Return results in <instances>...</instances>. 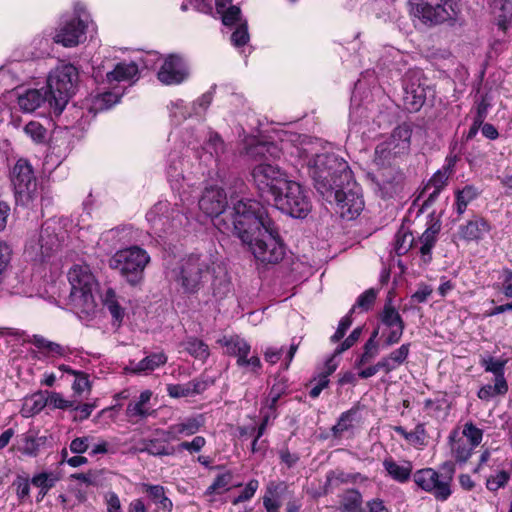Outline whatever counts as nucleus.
I'll use <instances>...</instances> for the list:
<instances>
[{
    "mask_svg": "<svg viewBox=\"0 0 512 512\" xmlns=\"http://www.w3.org/2000/svg\"><path fill=\"white\" fill-rule=\"evenodd\" d=\"M234 235L248 244L257 261L277 264L285 255V247L266 209L256 200L240 199L229 213Z\"/></svg>",
    "mask_w": 512,
    "mask_h": 512,
    "instance_id": "nucleus-1",
    "label": "nucleus"
},
{
    "mask_svg": "<svg viewBox=\"0 0 512 512\" xmlns=\"http://www.w3.org/2000/svg\"><path fill=\"white\" fill-rule=\"evenodd\" d=\"M247 154L259 162L251 172L256 188L263 197L273 198L288 181L286 173L272 163L280 158L281 149L272 142H259L251 145Z\"/></svg>",
    "mask_w": 512,
    "mask_h": 512,
    "instance_id": "nucleus-2",
    "label": "nucleus"
},
{
    "mask_svg": "<svg viewBox=\"0 0 512 512\" xmlns=\"http://www.w3.org/2000/svg\"><path fill=\"white\" fill-rule=\"evenodd\" d=\"M308 173L315 189L321 195H331L332 189L350 182L351 173L348 163L334 152L317 153L306 161Z\"/></svg>",
    "mask_w": 512,
    "mask_h": 512,
    "instance_id": "nucleus-3",
    "label": "nucleus"
},
{
    "mask_svg": "<svg viewBox=\"0 0 512 512\" xmlns=\"http://www.w3.org/2000/svg\"><path fill=\"white\" fill-rule=\"evenodd\" d=\"M79 73L72 64L57 66L48 76L47 91L50 95V107L60 114L69 99L75 94Z\"/></svg>",
    "mask_w": 512,
    "mask_h": 512,
    "instance_id": "nucleus-4",
    "label": "nucleus"
},
{
    "mask_svg": "<svg viewBox=\"0 0 512 512\" xmlns=\"http://www.w3.org/2000/svg\"><path fill=\"white\" fill-rule=\"evenodd\" d=\"M216 274L215 258L209 253H192L182 260L176 281L185 293H196L203 285L204 279Z\"/></svg>",
    "mask_w": 512,
    "mask_h": 512,
    "instance_id": "nucleus-5",
    "label": "nucleus"
},
{
    "mask_svg": "<svg viewBox=\"0 0 512 512\" xmlns=\"http://www.w3.org/2000/svg\"><path fill=\"white\" fill-rule=\"evenodd\" d=\"M71 285L70 301L80 313L89 315L94 312L96 303L93 291L97 286L94 275L88 265H74L68 272Z\"/></svg>",
    "mask_w": 512,
    "mask_h": 512,
    "instance_id": "nucleus-6",
    "label": "nucleus"
},
{
    "mask_svg": "<svg viewBox=\"0 0 512 512\" xmlns=\"http://www.w3.org/2000/svg\"><path fill=\"white\" fill-rule=\"evenodd\" d=\"M150 262V256L146 250L139 246H131L118 250L110 259L109 267L132 286H136L143 280L146 266Z\"/></svg>",
    "mask_w": 512,
    "mask_h": 512,
    "instance_id": "nucleus-7",
    "label": "nucleus"
},
{
    "mask_svg": "<svg viewBox=\"0 0 512 512\" xmlns=\"http://www.w3.org/2000/svg\"><path fill=\"white\" fill-rule=\"evenodd\" d=\"M439 473L433 468H423L413 473V481L423 491L432 494L439 501H446L452 494L451 482L455 473L452 462H445Z\"/></svg>",
    "mask_w": 512,
    "mask_h": 512,
    "instance_id": "nucleus-8",
    "label": "nucleus"
},
{
    "mask_svg": "<svg viewBox=\"0 0 512 512\" xmlns=\"http://www.w3.org/2000/svg\"><path fill=\"white\" fill-rule=\"evenodd\" d=\"M146 219L158 236L176 232L189 223L188 216L179 210L177 204L172 205L168 201L157 202L147 212Z\"/></svg>",
    "mask_w": 512,
    "mask_h": 512,
    "instance_id": "nucleus-9",
    "label": "nucleus"
},
{
    "mask_svg": "<svg viewBox=\"0 0 512 512\" xmlns=\"http://www.w3.org/2000/svg\"><path fill=\"white\" fill-rule=\"evenodd\" d=\"M272 199L275 207L294 218H305L312 204L308 191L299 183L288 180Z\"/></svg>",
    "mask_w": 512,
    "mask_h": 512,
    "instance_id": "nucleus-10",
    "label": "nucleus"
},
{
    "mask_svg": "<svg viewBox=\"0 0 512 512\" xmlns=\"http://www.w3.org/2000/svg\"><path fill=\"white\" fill-rule=\"evenodd\" d=\"M60 225L53 221H46L39 234L31 238L26 245L25 254L27 257L36 262H43L51 257L60 247Z\"/></svg>",
    "mask_w": 512,
    "mask_h": 512,
    "instance_id": "nucleus-11",
    "label": "nucleus"
},
{
    "mask_svg": "<svg viewBox=\"0 0 512 512\" xmlns=\"http://www.w3.org/2000/svg\"><path fill=\"white\" fill-rule=\"evenodd\" d=\"M16 205L27 207L37 197V181L31 164L19 159L11 173Z\"/></svg>",
    "mask_w": 512,
    "mask_h": 512,
    "instance_id": "nucleus-12",
    "label": "nucleus"
},
{
    "mask_svg": "<svg viewBox=\"0 0 512 512\" xmlns=\"http://www.w3.org/2000/svg\"><path fill=\"white\" fill-rule=\"evenodd\" d=\"M322 196L328 202H334L337 205L338 211L343 218L353 219L364 208L361 188L353 181L352 175L350 182L344 183L342 187L332 189L331 195Z\"/></svg>",
    "mask_w": 512,
    "mask_h": 512,
    "instance_id": "nucleus-13",
    "label": "nucleus"
},
{
    "mask_svg": "<svg viewBox=\"0 0 512 512\" xmlns=\"http://www.w3.org/2000/svg\"><path fill=\"white\" fill-rule=\"evenodd\" d=\"M413 14L425 24L436 25L455 17L453 0H412Z\"/></svg>",
    "mask_w": 512,
    "mask_h": 512,
    "instance_id": "nucleus-14",
    "label": "nucleus"
},
{
    "mask_svg": "<svg viewBox=\"0 0 512 512\" xmlns=\"http://www.w3.org/2000/svg\"><path fill=\"white\" fill-rule=\"evenodd\" d=\"M403 90L404 108L409 112H418L424 105L430 88L420 71H410L405 75Z\"/></svg>",
    "mask_w": 512,
    "mask_h": 512,
    "instance_id": "nucleus-15",
    "label": "nucleus"
},
{
    "mask_svg": "<svg viewBox=\"0 0 512 512\" xmlns=\"http://www.w3.org/2000/svg\"><path fill=\"white\" fill-rule=\"evenodd\" d=\"M76 13V17L60 24L53 37L56 43L74 47L85 39L88 16L80 9H76Z\"/></svg>",
    "mask_w": 512,
    "mask_h": 512,
    "instance_id": "nucleus-16",
    "label": "nucleus"
},
{
    "mask_svg": "<svg viewBox=\"0 0 512 512\" xmlns=\"http://www.w3.org/2000/svg\"><path fill=\"white\" fill-rule=\"evenodd\" d=\"M190 75L187 61L179 54H169L157 72V79L164 85H179Z\"/></svg>",
    "mask_w": 512,
    "mask_h": 512,
    "instance_id": "nucleus-17",
    "label": "nucleus"
},
{
    "mask_svg": "<svg viewBox=\"0 0 512 512\" xmlns=\"http://www.w3.org/2000/svg\"><path fill=\"white\" fill-rule=\"evenodd\" d=\"M218 343L226 348V354L237 357L239 367H247L254 373H258L261 369L262 365L258 356L254 355L248 358L251 347L243 338L237 335L223 337L218 340Z\"/></svg>",
    "mask_w": 512,
    "mask_h": 512,
    "instance_id": "nucleus-18",
    "label": "nucleus"
},
{
    "mask_svg": "<svg viewBox=\"0 0 512 512\" xmlns=\"http://www.w3.org/2000/svg\"><path fill=\"white\" fill-rule=\"evenodd\" d=\"M371 180L374 192L383 199L393 198L403 189V173L393 167L380 171Z\"/></svg>",
    "mask_w": 512,
    "mask_h": 512,
    "instance_id": "nucleus-19",
    "label": "nucleus"
},
{
    "mask_svg": "<svg viewBox=\"0 0 512 512\" xmlns=\"http://www.w3.org/2000/svg\"><path fill=\"white\" fill-rule=\"evenodd\" d=\"M200 210L210 217H219L225 213L227 205L226 194L221 188H206L199 199Z\"/></svg>",
    "mask_w": 512,
    "mask_h": 512,
    "instance_id": "nucleus-20",
    "label": "nucleus"
},
{
    "mask_svg": "<svg viewBox=\"0 0 512 512\" xmlns=\"http://www.w3.org/2000/svg\"><path fill=\"white\" fill-rule=\"evenodd\" d=\"M453 166L454 162L450 160L447 165L443 166L442 169H439L431 177L422 192L423 195H427V198L423 203L424 206L432 204L437 199L441 190L447 185V181L453 173Z\"/></svg>",
    "mask_w": 512,
    "mask_h": 512,
    "instance_id": "nucleus-21",
    "label": "nucleus"
},
{
    "mask_svg": "<svg viewBox=\"0 0 512 512\" xmlns=\"http://www.w3.org/2000/svg\"><path fill=\"white\" fill-rule=\"evenodd\" d=\"M151 397L152 392L145 390L140 393L137 399L129 402L125 410L128 422L133 424L138 423L154 413V410H152L150 406Z\"/></svg>",
    "mask_w": 512,
    "mask_h": 512,
    "instance_id": "nucleus-22",
    "label": "nucleus"
},
{
    "mask_svg": "<svg viewBox=\"0 0 512 512\" xmlns=\"http://www.w3.org/2000/svg\"><path fill=\"white\" fill-rule=\"evenodd\" d=\"M205 423L202 414L188 417L182 422L170 425L162 434L168 439L178 440L181 436H191L196 434Z\"/></svg>",
    "mask_w": 512,
    "mask_h": 512,
    "instance_id": "nucleus-23",
    "label": "nucleus"
},
{
    "mask_svg": "<svg viewBox=\"0 0 512 512\" xmlns=\"http://www.w3.org/2000/svg\"><path fill=\"white\" fill-rule=\"evenodd\" d=\"M46 102L50 105V95L45 88L26 89L23 92H19L17 96V103L20 109L27 113L34 112Z\"/></svg>",
    "mask_w": 512,
    "mask_h": 512,
    "instance_id": "nucleus-24",
    "label": "nucleus"
},
{
    "mask_svg": "<svg viewBox=\"0 0 512 512\" xmlns=\"http://www.w3.org/2000/svg\"><path fill=\"white\" fill-rule=\"evenodd\" d=\"M411 135V127L407 124H402L397 126L385 141L396 153L403 155L408 153L410 149Z\"/></svg>",
    "mask_w": 512,
    "mask_h": 512,
    "instance_id": "nucleus-25",
    "label": "nucleus"
},
{
    "mask_svg": "<svg viewBox=\"0 0 512 512\" xmlns=\"http://www.w3.org/2000/svg\"><path fill=\"white\" fill-rule=\"evenodd\" d=\"M489 230V223L484 218L475 216L466 224L459 227V235L464 240L474 241L483 238Z\"/></svg>",
    "mask_w": 512,
    "mask_h": 512,
    "instance_id": "nucleus-26",
    "label": "nucleus"
},
{
    "mask_svg": "<svg viewBox=\"0 0 512 512\" xmlns=\"http://www.w3.org/2000/svg\"><path fill=\"white\" fill-rule=\"evenodd\" d=\"M207 388V383L203 380L193 379L184 384H168L167 393L172 398L190 397L201 394Z\"/></svg>",
    "mask_w": 512,
    "mask_h": 512,
    "instance_id": "nucleus-27",
    "label": "nucleus"
},
{
    "mask_svg": "<svg viewBox=\"0 0 512 512\" xmlns=\"http://www.w3.org/2000/svg\"><path fill=\"white\" fill-rule=\"evenodd\" d=\"M441 230V224L438 221L431 223V225L422 233L419 238L421 244L419 251L422 261L427 264L431 261V251L437 242V236Z\"/></svg>",
    "mask_w": 512,
    "mask_h": 512,
    "instance_id": "nucleus-28",
    "label": "nucleus"
},
{
    "mask_svg": "<svg viewBox=\"0 0 512 512\" xmlns=\"http://www.w3.org/2000/svg\"><path fill=\"white\" fill-rule=\"evenodd\" d=\"M382 464L387 474L398 483H406L411 478L413 466L410 461L399 464L392 457H387Z\"/></svg>",
    "mask_w": 512,
    "mask_h": 512,
    "instance_id": "nucleus-29",
    "label": "nucleus"
},
{
    "mask_svg": "<svg viewBox=\"0 0 512 512\" xmlns=\"http://www.w3.org/2000/svg\"><path fill=\"white\" fill-rule=\"evenodd\" d=\"M47 441V436H38L37 432L29 430L22 435L20 451L25 455L36 457L40 450L46 446Z\"/></svg>",
    "mask_w": 512,
    "mask_h": 512,
    "instance_id": "nucleus-30",
    "label": "nucleus"
},
{
    "mask_svg": "<svg viewBox=\"0 0 512 512\" xmlns=\"http://www.w3.org/2000/svg\"><path fill=\"white\" fill-rule=\"evenodd\" d=\"M167 362V357L163 352L152 353L139 362H130L128 369L133 373H142L153 371Z\"/></svg>",
    "mask_w": 512,
    "mask_h": 512,
    "instance_id": "nucleus-31",
    "label": "nucleus"
},
{
    "mask_svg": "<svg viewBox=\"0 0 512 512\" xmlns=\"http://www.w3.org/2000/svg\"><path fill=\"white\" fill-rule=\"evenodd\" d=\"M492 11L497 21V26L505 32L512 19V0H494Z\"/></svg>",
    "mask_w": 512,
    "mask_h": 512,
    "instance_id": "nucleus-32",
    "label": "nucleus"
},
{
    "mask_svg": "<svg viewBox=\"0 0 512 512\" xmlns=\"http://www.w3.org/2000/svg\"><path fill=\"white\" fill-rule=\"evenodd\" d=\"M137 74L138 66L134 62H121L112 71L107 72L106 77L109 83H113L133 79Z\"/></svg>",
    "mask_w": 512,
    "mask_h": 512,
    "instance_id": "nucleus-33",
    "label": "nucleus"
},
{
    "mask_svg": "<svg viewBox=\"0 0 512 512\" xmlns=\"http://www.w3.org/2000/svg\"><path fill=\"white\" fill-rule=\"evenodd\" d=\"M31 343L40 350H43L49 356L65 357L71 353L69 347L62 346L56 342H52L40 335H34Z\"/></svg>",
    "mask_w": 512,
    "mask_h": 512,
    "instance_id": "nucleus-34",
    "label": "nucleus"
},
{
    "mask_svg": "<svg viewBox=\"0 0 512 512\" xmlns=\"http://www.w3.org/2000/svg\"><path fill=\"white\" fill-rule=\"evenodd\" d=\"M57 481L58 477L52 472H41L32 477L31 484L40 489L37 495V502H41L43 500L48 491L55 486Z\"/></svg>",
    "mask_w": 512,
    "mask_h": 512,
    "instance_id": "nucleus-35",
    "label": "nucleus"
},
{
    "mask_svg": "<svg viewBox=\"0 0 512 512\" xmlns=\"http://www.w3.org/2000/svg\"><path fill=\"white\" fill-rule=\"evenodd\" d=\"M505 360H497L493 357L485 358L481 361V365L484 367L486 372L494 374L496 382V388L501 391V388L508 384L504 377Z\"/></svg>",
    "mask_w": 512,
    "mask_h": 512,
    "instance_id": "nucleus-36",
    "label": "nucleus"
},
{
    "mask_svg": "<svg viewBox=\"0 0 512 512\" xmlns=\"http://www.w3.org/2000/svg\"><path fill=\"white\" fill-rule=\"evenodd\" d=\"M358 414L357 408H351L348 411L343 412L337 423L331 428L332 435L336 438H340L342 434L353 428V422Z\"/></svg>",
    "mask_w": 512,
    "mask_h": 512,
    "instance_id": "nucleus-37",
    "label": "nucleus"
},
{
    "mask_svg": "<svg viewBox=\"0 0 512 512\" xmlns=\"http://www.w3.org/2000/svg\"><path fill=\"white\" fill-rule=\"evenodd\" d=\"M103 305L109 310L116 321H122L124 310L118 302L117 295L112 288H107L101 295Z\"/></svg>",
    "mask_w": 512,
    "mask_h": 512,
    "instance_id": "nucleus-38",
    "label": "nucleus"
},
{
    "mask_svg": "<svg viewBox=\"0 0 512 512\" xmlns=\"http://www.w3.org/2000/svg\"><path fill=\"white\" fill-rule=\"evenodd\" d=\"M400 155L401 154L396 153L386 141H383L376 146L373 161L376 165L385 167L390 165L391 162Z\"/></svg>",
    "mask_w": 512,
    "mask_h": 512,
    "instance_id": "nucleus-39",
    "label": "nucleus"
},
{
    "mask_svg": "<svg viewBox=\"0 0 512 512\" xmlns=\"http://www.w3.org/2000/svg\"><path fill=\"white\" fill-rule=\"evenodd\" d=\"M415 238L413 234L401 227L395 235L394 251L397 255H405L413 246Z\"/></svg>",
    "mask_w": 512,
    "mask_h": 512,
    "instance_id": "nucleus-40",
    "label": "nucleus"
},
{
    "mask_svg": "<svg viewBox=\"0 0 512 512\" xmlns=\"http://www.w3.org/2000/svg\"><path fill=\"white\" fill-rule=\"evenodd\" d=\"M479 195L478 190L471 185L465 186L462 190L456 192V211L459 215H462L468 204L477 198Z\"/></svg>",
    "mask_w": 512,
    "mask_h": 512,
    "instance_id": "nucleus-41",
    "label": "nucleus"
},
{
    "mask_svg": "<svg viewBox=\"0 0 512 512\" xmlns=\"http://www.w3.org/2000/svg\"><path fill=\"white\" fill-rule=\"evenodd\" d=\"M214 275L212 280L213 295L218 298H223L230 291V280L226 271L218 266V272Z\"/></svg>",
    "mask_w": 512,
    "mask_h": 512,
    "instance_id": "nucleus-42",
    "label": "nucleus"
},
{
    "mask_svg": "<svg viewBox=\"0 0 512 512\" xmlns=\"http://www.w3.org/2000/svg\"><path fill=\"white\" fill-rule=\"evenodd\" d=\"M361 505L362 495L358 490L351 489L344 494L341 503L344 512H365Z\"/></svg>",
    "mask_w": 512,
    "mask_h": 512,
    "instance_id": "nucleus-43",
    "label": "nucleus"
},
{
    "mask_svg": "<svg viewBox=\"0 0 512 512\" xmlns=\"http://www.w3.org/2000/svg\"><path fill=\"white\" fill-rule=\"evenodd\" d=\"M184 349L193 357L205 360L209 356V348L202 340L191 337L183 343Z\"/></svg>",
    "mask_w": 512,
    "mask_h": 512,
    "instance_id": "nucleus-44",
    "label": "nucleus"
},
{
    "mask_svg": "<svg viewBox=\"0 0 512 512\" xmlns=\"http://www.w3.org/2000/svg\"><path fill=\"white\" fill-rule=\"evenodd\" d=\"M204 149L215 158V162H218L220 157L225 153L226 146L218 133L211 132L208 140L205 142Z\"/></svg>",
    "mask_w": 512,
    "mask_h": 512,
    "instance_id": "nucleus-45",
    "label": "nucleus"
},
{
    "mask_svg": "<svg viewBox=\"0 0 512 512\" xmlns=\"http://www.w3.org/2000/svg\"><path fill=\"white\" fill-rule=\"evenodd\" d=\"M380 318L381 322L389 328L405 325L399 312L392 306L391 300L385 304Z\"/></svg>",
    "mask_w": 512,
    "mask_h": 512,
    "instance_id": "nucleus-46",
    "label": "nucleus"
},
{
    "mask_svg": "<svg viewBox=\"0 0 512 512\" xmlns=\"http://www.w3.org/2000/svg\"><path fill=\"white\" fill-rule=\"evenodd\" d=\"M146 491L154 502L158 503L164 510L171 511L172 501L165 496L164 487L160 485H146Z\"/></svg>",
    "mask_w": 512,
    "mask_h": 512,
    "instance_id": "nucleus-47",
    "label": "nucleus"
},
{
    "mask_svg": "<svg viewBox=\"0 0 512 512\" xmlns=\"http://www.w3.org/2000/svg\"><path fill=\"white\" fill-rule=\"evenodd\" d=\"M232 478V473L229 471L218 475L214 482L206 489L205 495L210 496L215 493L221 494L222 492L227 491L229 489Z\"/></svg>",
    "mask_w": 512,
    "mask_h": 512,
    "instance_id": "nucleus-48",
    "label": "nucleus"
},
{
    "mask_svg": "<svg viewBox=\"0 0 512 512\" xmlns=\"http://www.w3.org/2000/svg\"><path fill=\"white\" fill-rule=\"evenodd\" d=\"M167 177L171 182L173 189H180V181L184 179L182 171V162L179 158H174L170 161L167 168Z\"/></svg>",
    "mask_w": 512,
    "mask_h": 512,
    "instance_id": "nucleus-49",
    "label": "nucleus"
},
{
    "mask_svg": "<svg viewBox=\"0 0 512 512\" xmlns=\"http://www.w3.org/2000/svg\"><path fill=\"white\" fill-rule=\"evenodd\" d=\"M377 297V290L370 288L363 292L357 299L356 303L350 309V314H353L357 308L362 311H368L373 306Z\"/></svg>",
    "mask_w": 512,
    "mask_h": 512,
    "instance_id": "nucleus-50",
    "label": "nucleus"
},
{
    "mask_svg": "<svg viewBox=\"0 0 512 512\" xmlns=\"http://www.w3.org/2000/svg\"><path fill=\"white\" fill-rule=\"evenodd\" d=\"M24 132L37 144L46 142L47 130L39 122H29L24 127Z\"/></svg>",
    "mask_w": 512,
    "mask_h": 512,
    "instance_id": "nucleus-51",
    "label": "nucleus"
},
{
    "mask_svg": "<svg viewBox=\"0 0 512 512\" xmlns=\"http://www.w3.org/2000/svg\"><path fill=\"white\" fill-rule=\"evenodd\" d=\"M473 449L474 447H472V445L466 443L462 439L454 441L452 444V452L454 457L458 462L461 463H465L471 457Z\"/></svg>",
    "mask_w": 512,
    "mask_h": 512,
    "instance_id": "nucleus-52",
    "label": "nucleus"
},
{
    "mask_svg": "<svg viewBox=\"0 0 512 512\" xmlns=\"http://www.w3.org/2000/svg\"><path fill=\"white\" fill-rule=\"evenodd\" d=\"M363 349V353L355 362V366L358 368L365 365L378 355L377 343L373 342V340H367L366 343L364 344Z\"/></svg>",
    "mask_w": 512,
    "mask_h": 512,
    "instance_id": "nucleus-53",
    "label": "nucleus"
},
{
    "mask_svg": "<svg viewBox=\"0 0 512 512\" xmlns=\"http://www.w3.org/2000/svg\"><path fill=\"white\" fill-rule=\"evenodd\" d=\"M147 447L146 453L152 456H166L171 455L173 452L169 450L164 441L160 439H146Z\"/></svg>",
    "mask_w": 512,
    "mask_h": 512,
    "instance_id": "nucleus-54",
    "label": "nucleus"
},
{
    "mask_svg": "<svg viewBox=\"0 0 512 512\" xmlns=\"http://www.w3.org/2000/svg\"><path fill=\"white\" fill-rule=\"evenodd\" d=\"M219 13L222 15V22L226 26L244 22L241 19V10L237 6L232 5L225 9H221V12Z\"/></svg>",
    "mask_w": 512,
    "mask_h": 512,
    "instance_id": "nucleus-55",
    "label": "nucleus"
},
{
    "mask_svg": "<svg viewBox=\"0 0 512 512\" xmlns=\"http://www.w3.org/2000/svg\"><path fill=\"white\" fill-rule=\"evenodd\" d=\"M462 433L469 441V444L474 448L481 443L483 438V431L476 427L472 422H468L464 425Z\"/></svg>",
    "mask_w": 512,
    "mask_h": 512,
    "instance_id": "nucleus-56",
    "label": "nucleus"
},
{
    "mask_svg": "<svg viewBox=\"0 0 512 512\" xmlns=\"http://www.w3.org/2000/svg\"><path fill=\"white\" fill-rule=\"evenodd\" d=\"M247 22L239 23L231 35V42L235 47H242L249 41Z\"/></svg>",
    "mask_w": 512,
    "mask_h": 512,
    "instance_id": "nucleus-57",
    "label": "nucleus"
},
{
    "mask_svg": "<svg viewBox=\"0 0 512 512\" xmlns=\"http://www.w3.org/2000/svg\"><path fill=\"white\" fill-rule=\"evenodd\" d=\"M258 488H259V481L256 479H251L246 484V486L241 491V493L232 500V504L237 505L239 503L249 501L255 495Z\"/></svg>",
    "mask_w": 512,
    "mask_h": 512,
    "instance_id": "nucleus-58",
    "label": "nucleus"
},
{
    "mask_svg": "<svg viewBox=\"0 0 512 512\" xmlns=\"http://www.w3.org/2000/svg\"><path fill=\"white\" fill-rule=\"evenodd\" d=\"M510 479V475L507 471H500L496 475L490 476L487 478L486 487L490 491H497L498 489L504 487Z\"/></svg>",
    "mask_w": 512,
    "mask_h": 512,
    "instance_id": "nucleus-59",
    "label": "nucleus"
},
{
    "mask_svg": "<svg viewBox=\"0 0 512 512\" xmlns=\"http://www.w3.org/2000/svg\"><path fill=\"white\" fill-rule=\"evenodd\" d=\"M19 79L16 77L14 69L10 67L0 68V86H3V92L13 89L14 84Z\"/></svg>",
    "mask_w": 512,
    "mask_h": 512,
    "instance_id": "nucleus-60",
    "label": "nucleus"
},
{
    "mask_svg": "<svg viewBox=\"0 0 512 512\" xmlns=\"http://www.w3.org/2000/svg\"><path fill=\"white\" fill-rule=\"evenodd\" d=\"M410 352V344H402L399 348L392 351L387 357L390 359L395 368L406 362Z\"/></svg>",
    "mask_w": 512,
    "mask_h": 512,
    "instance_id": "nucleus-61",
    "label": "nucleus"
},
{
    "mask_svg": "<svg viewBox=\"0 0 512 512\" xmlns=\"http://www.w3.org/2000/svg\"><path fill=\"white\" fill-rule=\"evenodd\" d=\"M508 392V384H505L501 391L496 388V382L494 381V385H485L481 387L477 393L478 398L481 400L488 401L492 397L496 395H505Z\"/></svg>",
    "mask_w": 512,
    "mask_h": 512,
    "instance_id": "nucleus-62",
    "label": "nucleus"
},
{
    "mask_svg": "<svg viewBox=\"0 0 512 512\" xmlns=\"http://www.w3.org/2000/svg\"><path fill=\"white\" fill-rule=\"evenodd\" d=\"M206 445V439L203 436H195L191 441H184L178 445V450H186L189 453L200 452Z\"/></svg>",
    "mask_w": 512,
    "mask_h": 512,
    "instance_id": "nucleus-63",
    "label": "nucleus"
},
{
    "mask_svg": "<svg viewBox=\"0 0 512 512\" xmlns=\"http://www.w3.org/2000/svg\"><path fill=\"white\" fill-rule=\"evenodd\" d=\"M362 334V327L355 328L350 335L335 349L333 357L340 355L344 351L351 348L360 338Z\"/></svg>",
    "mask_w": 512,
    "mask_h": 512,
    "instance_id": "nucleus-64",
    "label": "nucleus"
}]
</instances>
